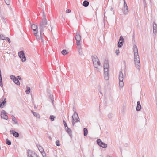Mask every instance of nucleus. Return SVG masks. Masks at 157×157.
<instances>
[{"instance_id":"31","label":"nucleus","mask_w":157,"mask_h":157,"mask_svg":"<svg viewBox=\"0 0 157 157\" xmlns=\"http://www.w3.org/2000/svg\"><path fill=\"white\" fill-rule=\"evenodd\" d=\"M6 144L8 145H10L11 144V142L10 140H9L8 139L6 140Z\"/></svg>"},{"instance_id":"38","label":"nucleus","mask_w":157,"mask_h":157,"mask_svg":"<svg viewBox=\"0 0 157 157\" xmlns=\"http://www.w3.org/2000/svg\"><path fill=\"white\" fill-rule=\"evenodd\" d=\"M77 45V48L78 50L82 49L81 47L80 46V44H79L78 45Z\"/></svg>"},{"instance_id":"19","label":"nucleus","mask_w":157,"mask_h":157,"mask_svg":"<svg viewBox=\"0 0 157 157\" xmlns=\"http://www.w3.org/2000/svg\"><path fill=\"white\" fill-rule=\"evenodd\" d=\"M44 35V33H41H41H40V35L39 36V39H36L37 40L39 41V40L40 39L41 40V41L43 43L44 41V40L43 39V36Z\"/></svg>"},{"instance_id":"47","label":"nucleus","mask_w":157,"mask_h":157,"mask_svg":"<svg viewBox=\"0 0 157 157\" xmlns=\"http://www.w3.org/2000/svg\"><path fill=\"white\" fill-rule=\"evenodd\" d=\"M17 78L18 79V80L19 79V80H21V78L20 76H17Z\"/></svg>"},{"instance_id":"54","label":"nucleus","mask_w":157,"mask_h":157,"mask_svg":"<svg viewBox=\"0 0 157 157\" xmlns=\"http://www.w3.org/2000/svg\"><path fill=\"white\" fill-rule=\"evenodd\" d=\"M34 108H36V107H34Z\"/></svg>"},{"instance_id":"34","label":"nucleus","mask_w":157,"mask_h":157,"mask_svg":"<svg viewBox=\"0 0 157 157\" xmlns=\"http://www.w3.org/2000/svg\"><path fill=\"white\" fill-rule=\"evenodd\" d=\"M6 3L7 5H9L10 4V0H4Z\"/></svg>"},{"instance_id":"58","label":"nucleus","mask_w":157,"mask_h":157,"mask_svg":"<svg viewBox=\"0 0 157 157\" xmlns=\"http://www.w3.org/2000/svg\"><path fill=\"white\" fill-rule=\"evenodd\" d=\"M100 93H101V94H102V93H101V92H100Z\"/></svg>"},{"instance_id":"23","label":"nucleus","mask_w":157,"mask_h":157,"mask_svg":"<svg viewBox=\"0 0 157 157\" xmlns=\"http://www.w3.org/2000/svg\"><path fill=\"white\" fill-rule=\"evenodd\" d=\"M13 81L17 85H20V82H19V81L18 80V79L17 78H16V79H14V80Z\"/></svg>"},{"instance_id":"35","label":"nucleus","mask_w":157,"mask_h":157,"mask_svg":"<svg viewBox=\"0 0 157 157\" xmlns=\"http://www.w3.org/2000/svg\"><path fill=\"white\" fill-rule=\"evenodd\" d=\"M123 43H121V42L118 41V46L119 47H121L122 46Z\"/></svg>"},{"instance_id":"50","label":"nucleus","mask_w":157,"mask_h":157,"mask_svg":"<svg viewBox=\"0 0 157 157\" xmlns=\"http://www.w3.org/2000/svg\"><path fill=\"white\" fill-rule=\"evenodd\" d=\"M123 1H124V4H125V3H126L125 1V0H123Z\"/></svg>"},{"instance_id":"37","label":"nucleus","mask_w":157,"mask_h":157,"mask_svg":"<svg viewBox=\"0 0 157 157\" xmlns=\"http://www.w3.org/2000/svg\"><path fill=\"white\" fill-rule=\"evenodd\" d=\"M78 52L80 55H82L83 54V52L82 49L78 50Z\"/></svg>"},{"instance_id":"9","label":"nucleus","mask_w":157,"mask_h":157,"mask_svg":"<svg viewBox=\"0 0 157 157\" xmlns=\"http://www.w3.org/2000/svg\"><path fill=\"white\" fill-rule=\"evenodd\" d=\"M75 40H76V44L77 45L80 44V41L81 40V37L80 35V33L78 32L76 33Z\"/></svg>"},{"instance_id":"28","label":"nucleus","mask_w":157,"mask_h":157,"mask_svg":"<svg viewBox=\"0 0 157 157\" xmlns=\"http://www.w3.org/2000/svg\"><path fill=\"white\" fill-rule=\"evenodd\" d=\"M97 144L100 146L101 143H102L101 140L99 139H97Z\"/></svg>"},{"instance_id":"3","label":"nucleus","mask_w":157,"mask_h":157,"mask_svg":"<svg viewBox=\"0 0 157 157\" xmlns=\"http://www.w3.org/2000/svg\"><path fill=\"white\" fill-rule=\"evenodd\" d=\"M109 64L108 61H105L104 64V75L105 80H107L109 78Z\"/></svg>"},{"instance_id":"4","label":"nucleus","mask_w":157,"mask_h":157,"mask_svg":"<svg viewBox=\"0 0 157 157\" xmlns=\"http://www.w3.org/2000/svg\"><path fill=\"white\" fill-rule=\"evenodd\" d=\"M92 59L94 68L96 69H98V66L101 65V63L98 58L96 55H94L92 56Z\"/></svg>"},{"instance_id":"43","label":"nucleus","mask_w":157,"mask_h":157,"mask_svg":"<svg viewBox=\"0 0 157 157\" xmlns=\"http://www.w3.org/2000/svg\"><path fill=\"white\" fill-rule=\"evenodd\" d=\"M6 40H7L8 41L9 43H10L11 41H10V38L8 37H6Z\"/></svg>"},{"instance_id":"18","label":"nucleus","mask_w":157,"mask_h":157,"mask_svg":"<svg viewBox=\"0 0 157 157\" xmlns=\"http://www.w3.org/2000/svg\"><path fill=\"white\" fill-rule=\"evenodd\" d=\"M66 130L67 133L69 134L70 136L71 137L72 136V131L68 127L66 128Z\"/></svg>"},{"instance_id":"22","label":"nucleus","mask_w":157,"mask_h":157,"mask_svg":"<svg viewBox=\"0 0 157 157\" xmlns=\"http://www.w3.org/2000/svg\"><path fill=\"white\" fill-rule=\"evenodd\" d=\"M100 146L103 148H106L107 147V144L102 142L100 144Z\"/></svg>"},{"instance_id":"7","label":"nucleus","mask_w":157,"mask_h":157,"mask_svg":"<svg viewBox=\"0 0 157 157\" xmlns=\"http://www.w3.org/2000/svg\"><path fill=\"white\" fill-rule=\"evenodd\" d=\"M119 87L122 88L124 86L123 75L122 71H120L119 75Z\"/></svg>"},{"instance_id":"10","label":"nucleus","mask_w":157,"mask_h":157,"mask_svg":"<svg viewBox=\"0 0 157 157\" xmlns=\"http://www.w3.org/2000/svg\"><path fill=\"white\" fill-rule=\"evenodd\" d=\"M18 55L19 57L21 59L22 62H23L26 61V58L23 51H21L19 52Z\"/></svg>"},{"instance_id":"49","label":"nucleus","mask_w":157,"mask_h":157,"mask_svg":"<svg viewBox=\"0 0 157 157\" xmlns=\"http://www.w3.org/2000/svg\"><path fill=\"white\" fill-rule=\"evenodd\" d=\"M144 3H146V0H143Z\"/></svg>"},{"instance_id":"11","label":"nucleus","mask_w":157,"mask_h":157,"mask_svg":"<svg viewBox=\"0 0 157 157\" xmlns=\"http://www.w3.org/2000/svg\"><path fill=\"white\" fill-rule=\"evenodd\" d=\"M27 153L28 157H38L37 154L34 151L28 150Z\"/></svg>"},{"instance_id":"36","label":"nucleus","mask_w":157,"mask_h":157,"mask_svg":"<svg viewBox=\"0 0 157 157\" xmlns=\"http://www.w3.org/2000/svg\"><path fill=\"white\" fill-rule=\"evenodd\" d=\"M10 78L13 81L14 80V79H16V78L15 76H14V75H11L10 76Z\"/></svg>"},{"instance_id":"16","label":"nucleus","mask_w":157,"mask_h":157,"mask_svg":"<svg viewBox=\"0 0 157 157\" xmlns=\"http://www.w3.org/2000/svg\"><path fill=\"white\" fill-rule=\"evenodd\" d=\"M153 33L154 34H156L157 32V25L154 22H153Z\"/></svg>"},{"instance_id":"14","label":"nucleus","mask_w":157,"mask_h":157,"mask_svg":"<svg viewBox=\"0 0 157 157\" xmlns=\"http://www.w3.org/2000/svg\"><path fill=\"white\" fill-rule=\"evenodd\" d=\"M38 148L39 151L42 153L43 157L45 156V153L44 151V149L42 147L40 146H39L38 147Z\"/></svg>"},{"instance_id":"12","label":"nucleus","mask_w":157,"mask_h":157,"mask_svg":"<svg viewBox=\"0 0 157 157\" xmlns=\"http://www.w3.org/2000/svg\"><path fill=\"white\" fill-rule=\"evenodd\" d=\"M7 113L5 111L2 110L1 112V116L2 118H3L6 120H7L8 119V117L7 115Z\"/></svg>"},{"instance_id":"52","label":"nucleus","mask_w":157,"mask_h":157,"mask_svg":"<svg viewBox=\"0 0 157 157\" xmlns=\"http://www.w3.org/2000/svg\"><path fill=\"white\" fill-rule=\"evenodd\" d=\"M112 9H113V8H112H112H111V11H112Z\"/></svg>"},{"instance_id":"57","label":"nucleus","mask_w":157,"mask_h":157,"mask_svg":"<svg viewBox=\"0 0 157 157\" xmlns=\"http://www.w3.org/2000/svg\"><path fill=\"white\" fill-rule=\"evenodd\" d=\"M34 108H36V107H34Z\"/></svg>"},{"instance_id":"24","label":"nucleus","mask_w":157,"mask_h":157,"mask_svg":"<svg viewBox=\"0 0 157 157\" xmlns=\"http://www.w3.org/2000/svg\"><path fill=\"white\" fill-rule=\"evenodd\" d=\"M83 132H84V135L85 136H86L88 134L87 129L86 128H84L83 129Z\"/></svg>"},{"instance_id":"27","label":"nucleus","mask_w":157,"mask_h":157,"mask_svg":"<svg viewBox=\"0 0 157 157\" xmlns=\"http://www.w3.org/2000/svg\"><path fill=\"white\" fill-rule=\"evenodd\" d=\"M33 115L36 118H39L40 117L39 114L36 112L34 113Z\"/></svg>"},{"instance_id":"42","label":"nucleus","mask_w":157,"mask_h":157,"mask_svg":"<svg viewBox=\"0 0 157 157\" xmlns=\"http://www.w3.org/2000/svg\"><path fill=\"white\" fill-rule=\"evenodd\" d=\"M120 53V51L119 50H116V53L117 55H118Z\"/></svg>"},{"instance_id":"32","label":"nucleus","mask_w":157,"mask_h":157,"mask_svg":"<svg viewBox=\"0 0 157 157\" xmlns=\"http://www.w3.org/2000/svg\"><path fill=\"white\" fill-rule=\"evenodd\" d=\"M55 117L54 116L51 115L50 117V119L52 121H53L54 120V119Z\"/></svg>"},{"instance_id":"21","label":"nucleus","mask_w":157,"mask_h":157,"mask_svg":"<svg viewBox=\"0 0 157 157\" xmlns=\"http://www.w3.org/2000/svg\"><path fill=\"white\" fill-rule=\"evenodd\" d=\"M12 119L13 121L14 122L15 124H17V121L13 115L12 116Z\"/></svg>"},{"instance_id":"33","label":"nucleus","mask_w":157,"mask_h":157,"mask_svg":"<svg viewBox=\"0 0 157 157\" xmlns=\"http://www.w3.org/2000/svg\"><path fill=\"white\" fill-rule=\"evenodd\" d=\"M49 98L51 99V101H52V102L53 104V101H54V100L53 99H53V96L52 95H50L49 96Z\"/></svg>"},{"instance_id":"51","label":"nucleus","mask_w":157,"mask_h":157,"mask_svg":"<svg viewBox=\"0 0 157 157\" xmlns=\"http://www.w3.org/2000/svg\"><path fill=\"white\" fill-rule=\"evenodd\" d=\"M31 112H32V113H33V114L35 112H33V110H31Z\"/></svg>"},{"instance_id":"26","label":"nucleus","mask_w":157,"mask_h":157,"mask_svg":"<svg viewBox=\"0 0 157 157\" xmlns=\"http://www.w3.org/2000/svg\"><path fill=\"white\" fill-rule=\"evenodd\" d=\"M62 54L63 55H66L68 53L67 51L66 50H63L61 52Z\"/></svg>"},{"instance_id":"55","label":"nucleus","mask_w":157,"mask_h":157,"mask_svg":"<svg viewBox=\"0 0 157 157\" xmlns=\"http://www.w3.org/2000/svg\"><path fill=\"white\" fill-rule=\"evenodd\" d=\"M34 108H36V107H34Z\"/></svg>"},{"instance_id":"15","label":"nucleus","mask_w":157,"mask_h":157,"mask_svg":"<svg viewBox=\"0 0 157 157\" xmlns=\"http://www.w3.org/2000/svg\"><path fill=\"white\" fill-rule=\"evenodd\" d=\"M10 132L11 134H13L15 137H18L19 136V134L17 132L13 130H10Z\"/></svg>"},{"instance_id":"5","label":"nucleus","mask_w":157,"mask_h":157,"mask_svg":"<svg viewBox=\"0 0 157 157\" xmlns=\"http://www.w3.org/2000/svg\"><path fill=\"white\" fill-rule=\"evenodd\" d=\"M79 121L80 119L78 114L76 111H75L74 114L72 116V125L74 126L76 122H79Z\"/></svg>"},{"instance_id":"17","label":"nucleus","mask_w":157,"mask_h":157,"mask_svg":"<svg viewBox=\"0 0 157 157\" xmlns=\"http://www.w3.org/2000/svg\"><path fill=\"white\" fill-rule=\"evenodd\" d=\"M141 108V106L140 104V101H138L137 102V105L136 106V110L137 111H140Z\"/></svg>"},{"instance_id":"48","label":"nucleus","mask_w":157,"mask_h":157,"mask_svg":"<svg viewBox=\"0 0 157 157\" xmlns=\"http://www.w3.org/2000/svg\"><path fill=\"white\" fill-rule=\"evenodd\" d=\"M2 80V78L1 74H0V81Z\"/></svg>"},{"instance_id":"6","label":"nucleus","mask_w":157,"mask_h":157,"mask_svg":"<svg viewBox=\"0 0 157 157\" xmlns=\"http://www.w3.org/2000/svg\"><path fill=\"white\" fill-rule=\"evenodd\" d=\"M31 28L33 31V33L36 36V39H39V35H37L38 30L37 25L35 24L31 25Z\"/></svg>"},{"instance_id":"46","label":"nucleus","mask_w":157,"mask_h":157,"mask_svg":"<svg viewBox=\"0 0 157 157\" xmlns=\"http://www.w3.org/2000/svg\"><path fill=\"white\" fill-rule=\"evenodd\" d=\"M71 10L70 9H68L66 10V13H69L71 12Z\"/></svg>"},{"instance_id":"1","label":"nucleus","mask_w":157,"mask_h":157,"mask_svg":"<svg viewBox=\"0 0 157 157\" xmlns=\"http://www.w3.org/2000/svg\"><path fill=\"white\" fill-rule=\"evenodd\" d=\"M133 52H134V61L136 68L140 70V59L138 55V49L136 46L134 45L133 46Z\"/></svg>"},{"instance_id":"41","label":"nucleus","mask_w":157,"mask_h":157,"mask_svg":"<svg viewBox=\"0 0 157 157\" xmlns=\"http://www.w3.org/2000/svg\"><path fill=\"white\" fill-rule=\"evenodd\" d=\"M108 117L109 118H111L112 117V114L111 113L109 114L108 115Z\"/></svg>"},{"instance_id":"39","label":"nucleus","mask_w":157,"mask_h":157,"mask_svg":"<svg viewBox=\"0 0 157 157\" xmlns=\"http://www.w3.org/2000/svg\"><path fill=\"white\" fill-rule=\"evenodd\" d=\"M63 122L64 125L65 127V129H66V128L68 127L67 125V123H66V122H65V121L64 120L63 121Z\"/></svg>"},{"instance_id":"2","label":"nucleus","mask_w":157,"mask_h":157,"mask_svg":"<svg viewBox=\"0 0 157 157\" xmlns=\"http://www.w3.org/2000/svg\"><path fill=\"white\" fill-rule=\"evenodd\" d=\"M43 18L40 23L39 29L40 33H43L44 28H46L48 25V21L46 18V15L44 13V10L43 9Z\"/></svg>"},{"instance_id":"45","label":"nucleus","mask_w":157,"mask_h":157,"mask_svg":"<svg viewBox=\"0 0 157 157\" xmlns=\"http://www.w3.org/2000/svg\"><path fill=\"white\" fill-rule=\"evenodd\" d=\"M48 29L49 30H50V29H51V32H52V27L51 26V25H50V27H48Z\"/></svg>"},{"instance_id":"8","label":"nucleus","mask_w":157,"mask_h":157,"mask_svg":"<svg viewBox=\"0 0 157 157\" xmlns=\"http://www.w3.org/2000/svg\"><path fill=\"white\" fill-rule=\"evenodd\" d=\"M122 10L123 13L124 15H126L128 14L129 10L126 3H125V4H124Z\"/></svg>"},{"instance_id":"20","label":"nucleus","mask_w":157,"mask_h":157,"mask_svg":"<svg viewBox=\"0 0 157 157\" xmlns=\"http://www.w3.org/2000/svg\"><path fill=\"white\" fill-rule=\"evenodd\" d=\"M89 5V2L87 1H84L83 3V6L85 7H87Z\"/></svg>"},{"instance_id":"30","label":"nucleus","mask_w":157,"mask_h":157,"mask_svg":"<svg viewBox=\"0 0 157 157\" xmlns=\"http://www.w3.org/2000/svg\"><path fill=\"white\" fill-rule=\"evenodd\" d=\"M119 41L121 42V43H123L124 38L123 37L121 36L120 37Z\"/></svg>"},{"instance_id":"44","label":"nucleus","mask_w":157,"mask_h":157,"mask_svg":"<svg viewBox=\"0 0 157 157\" xmlns=\"http://www.w3.org/2000/svg\"><path fill=\"white\" fill-rule=\"evenodd\" d=\"M0 86L2 87L3 86L2 80L0 81Z\"/></svg>"},{"instance_id":"53","label":"nucleus","mask_w":157,"mask_h":157,"mask_svg":"<svg viewBox=\"0 0 157 157\" xmlns=\"http://www.w3.org/2000/svg\"><path fill=\"white\" fill-rule=\"evenodd\" d=\"M30 25H31V23L30 22Z\"/></svg>"},{"instance_id":"29","label":"nucleus","mask_w":157,"mask_h":157,"mask_svg":"<svg viewBox=\"0 0 157 157\" xmlns=\"http://www.w3.org/2000/svg\"><path fill=\"white\" fill-rule=\"evenodd\" d=\"M30 90V88L29 87H27V89L25 91V92L27 94H28L29 93Z\"/></svg>"},{"instance_id":"25","label":"nucleus","mask_w":157,"mask_h":157,"mask_svg":"<svg viewBox=\"0 0 157 157\" xmlns=\"http://www.w3.org/2000/svg\"><path fill=\"white\" fill-rule=\"evenodd\" d=\"M6 37H5V36L4 35L2 34H1L0 35V39L2 40H6Z\"/></svg>"},{"instance_id":"56","label":"nucleus","mask_w":157,"mask_h":157,"mask_svg":"<svg viewBox=\"0 0 157 157\" xmlns=\"http://www.w3.org/2000/svg\"><path fill=\"white\" fill-rule=\"evenodd\" d=\"M34 108H36V107H34Z\"/></svg>"},{"instance_id":"13","label":"nucleus","mask_w":157,"mask_h":157,"mask_svg":"<svg viewBox=\"0 0 157 157\" xmlns=\"http://www.w3.org/2000/svg\"><path fill=\"white\" fill-rule=\"evenodd\" d=\"M1 100L0 107L1 108H2L5 106V104L6 103V98H4L3 97L2 98Z\"/></svg>"},{"instance_id":"40","label":"nucleus","mask_w":157,"mask_h":157,"mask_svg":"<svg viewBox=\"0 0 157 157\" xmlns=\"http://www.w3.org/2000/svg\"><path fill=\"white\" fill-rule=\"evenodd\" d=\"M59 140H57L56 141V145L57 146H59L60 145V144H59Z\"/></svg>"}]
</instances>
